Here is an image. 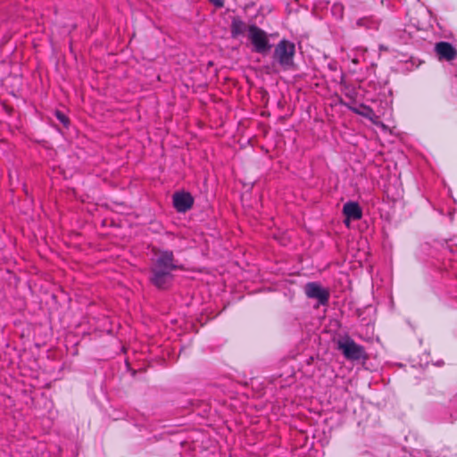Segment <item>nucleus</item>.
<instances>
[{
  "label": "nucleus",
  "mask_w": 457,
  "mask_h": 457,
  "mask_svg": "<svg viewBox=\"0 0 457 457\" xmlns=\"http://www.w3.org/2000/svg\"><path fill=\"white\" fill-rule=\"evenodd\" d=\"M245 23L240 19H233L231 23V35L233 37H237L239 35L244 34L245 31Z\"/></svg>",
  "instance_id": "9d476101"
},
{
  "label": "nucleus",
  "mask_w": 457,
  "mask_h": 457,
  "mask_svg": "<svg viewBox=\"0 0 457 457\" xmlns=\"http://www.w3.org/2000/svg\"><path fill=\"white\" fill-rule=\"evenodd\" d=\"M353 63H358V59H356V58L353 59Z\"/></svg>",
  "instance_id": "2eb2a0df"
},
{
  "label": "nucleus",
  "mask_w": 457,
  "mask_h": 457,
  "mask_svg": "<svg viewBox=\"0 0 457 457\" xmlns=\"http://www.w3.org/2000/svg\"><path fill=\"white\" fill-rule=\"evenodd\" d=\"M194 204V199L189 193L181 192L173 195V205L179 212L189 210Z\"/></svg>",
  "instance_id": "6e6552de"
},
{
  "label": "nucleus",
  "mask_w": 457,
  "mask_h": 457,
  "mask_svg": "<svg viewBox=\"0 0 457 457\" xmlns=\"http://www.w3.org/2000/svg\"><path fill=\"white\" fill-rule=\"evenodd\" d=\"M209 1L212 2L217 7L223 6V0H209Z\"/></svg>",
  "instance_id": "4468645a"
},
{
  "label": "nucleus",
  "mask_w": 457,
  "mask_h": 457,
  "mask_svg": "<svg viewBox=\"0 0 457 457\" xmlns=\"http://www.w3.org/2000/svg\"><path fill=\"white\" fill-rule=\"evenodd\" d=\"M435 52L439 61L452 62L457 56V50L449 42L441 41L435 45Z\"/></svg>",
  "instance_id": "423d86ee"
},
{
  "label": "nucleus",
  "mask_w": 457,
  "mask_h": 457,
  "mask_svg": "<svg viewBox=\"0 0 457 457\" xmlns=\"http://www.w3.org/2000/svg\"><path fill=\"white\" fill-rule=\"evenodd\" d=\"M152 269L160 270L162 271L172 272L177 269L174 263V256L171 251H162L157 256Z\"/></svg>",
  "instance_id": "39448f33"
},
{
  "label": "nucleus",
  "mask_w": 457,
  "mask_h": 457,
  "mask_svg": "<svg viewBox=\"0 0 457 457\" xmlns=\"http://www.w3.org/2000/svg\"><path fill=\"white\" fill-rule=\"evenodd\" d=\"M152 283L158 288H165L172 278L170 272L152 269Z\"/></svg>",
  "instance_id": "1a4fd4ad"
},
{
  "label": "nucleus",
  "mask_w": 457,
  "mask_h": 457,
  "mask_svg": "<svg viewBox=\"0 0 457 457\" xmlns=\"http://www.w3.org/2000/svg\"><path fill=\"white\" fill-rule=\"evenodd\" d=\"M355 26L365 29H378V22L371 17H362L356 21Z\"/></svg>",
  "instance_id": "9b49d317"
},
{
  "label": "nucleus",
  "mask_w": 457,
  "mask_h": 457,
  "mask_svg": "<svg viewBox=\"0 0 457 457\" xmlns=\"http://www.w3.org/2000/svg\"><path fill=\"white\" fill-rule=\"evenodd\" d=\"M338 349L350 361L366 360L367 354L362 345L356 344L351 337H346L338 341Z\"/></svg>",
  "instance_id": "f03ea898"
},
{
  "label": "nucleus",
  "mask_w": 457,
  "mask_h": 457,
  "mask_svg": "<svg viewBox=\"0 0 457 457\" xmlns=\"http://www.w3.org/2000/svg\"><path fill=\"white\" fill-rule=\"evenodd\" d=\"M343 213L345 216V223L347 227L351 220H358L362 217V210L358 203L349 201L343 206Z\"/></svg>",
  "instance_id": "0eeeda50"
},
{
  "label": "nucleus",
  "mask_w": 457,
  "mask_h": 457,
  "mask_svg": "<svg viewBox=\"0 0 457 457\" xmlns=\"http://www.w3.org/2000/svg\"><path fill=\"white\" fill-rule=\"evenodd\" d=\"M304 292L308 298L318 300L319 303L325 305L329 299V293L319 283L309 282L304 287Z\"/></svg>",
  "instance_id": "20e7f679"
},
{
  "label": "nucleus",
  "mask_w": 457,
  "mask_h": 457,
  "mask_svg": "<svg viewBox=\"0 0 457 457\" xmlns=\"http://www.w3.org/2000/svg\"><path fill=\"white\" fill-rule=\"evenodd\" d=\"M55 116L59 121H61L63 125L67 126L69 123V119L62 112L57 111L55 112Z\"/></svg>",
  "instance_id": "ddd939ff"
},
{
  "label": "nucleus",
  "mask_w": 457,
  "mask_h": 457,
  "mask_svg": "<svg viewBox=\"0 0 457 457\" xmlns=\"http://www.w3.org/2000/svg\"><path fill=\"white\" fill-rule=\"evenodd\" d=\"M295 45L287 39H281L274 48L273 62L278 64L283 70H290L294 66Z\"/></svg>",
  "instance_id": "f257e3e1"
},
{
  "label": "nucleus",
  "mask_w": 457,
  "mask_h": 457,
  "mask_svg": "<svg viewBox=\"0 0 457 457\" xmlns=\"http://www.w3.org/2000/svg\"><path fill=\"white\" fill-rule=\"evenodd\" d=\"M248 38L253 46V49L256 53L264 54L271 47L266 32L256 25L249 26Z\"/></svg>",
  "instance_id": "7ed1b4c3"
},
{
  "label": "nucleus",
  "mask_w": 457,
  "mask_h": 457,
  "mask_svg": "<svg viewBox=\"0 0 457 457\" xmlns=\"http://www.w3.org/2000/svg\"><path fill=\"white\" fill-rule=\"evenodd\" d=\"M353 111L376 123L375 120L378 119V116L370 107L362 105L361 110L354 108Z\"/></svg>",
  "instance_id": "f8f14e48"
}]
</instances>
